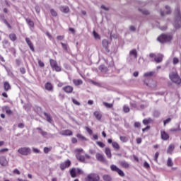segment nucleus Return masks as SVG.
<instances>
[{"mask_svg":"<svg viewBox=\"0 0 181 181\" xmlns=\"http://www.w3.org/2000/svg\"><path fill=\"white\" fill-rule=\"evenodd\" d=\"M93 115L95 117L96 119H101L103 115L100 113V112L96 111L93 113Z\"/></svg>","mask_w":181,"mask_h":181,"instance_id":"393cba45","label":"nucleus"},{"mask_svg":"<svg viewBox=\"0 0 181 181\" xmlns=\"http://www.w3.org/2000/svg\"><path fill=\"white\" fill-rule=\"evenodd\" d=\"M18 152L23 156H28V155L32 153V150L29 147H21L18 148Z\"/></svg>","mask_w":181,"mask_h":181,"instance_id":"39448f33","label":"nucleus"},{"mask_svg":"<svg viewBox=\"0 0 181 181\" xmlns=\"http://www.w3.org/2000/svg\"><path fill=\"white\" fill-rule=\"evenodd\" d=\"M96 159L99 162H102V163H107V159L104 157V155L97 153H96Z\"/></svg>","mask_w":181,"mask_h":181,"instance_id":"f8f14e48","label":"nucleus"},{"mask_svg":"<svg viewBox=\"0 0 181 181\" xmlns=\"http://www.w3.org/2000/svg\"><path fill=\"white\" fill-rule=\"evenodd\" d=\"M156 86V82L154 81H151V83H150V87H151V88H155Z\"/></svg>","mask_w":181,"mask_h":181,"instance_id":"603ef678","label":"nucleus"},{"mask_svg":"<svg viewBox=\"0 0 181 181\" xmlns=\"http://www.w3.org/2000/svg\"><path fill=\"white\" fill-rule=\"evenodd\" d=\"M134 127H135V128H141V123L139 122H136L134 123Z\"/></svg>","mask_w":181,"mask_h":181,"instance_id":"13d9d810","label":"nucleus"},{"mask_svg":"<svg viewBox=\"0 0 181 181\" xmlns=\"http://www.w3.org/2000/svg\"><path fill=\"white\" fill-rule=\"evenodd\" d=\"M119 165H120V166L124 169H128L129 168V163L125 160L119 161Z\"/></svg>","mask_w":181,"mask_h":181,"instance_id":"f3484780","label":"nucleus"},{"mask_svg":"<svg viewBox=\"0 0 181 181\" xmlns=\"http://www.w3.org/2000/svg\"><path fill=\"white\" fill-rule=\"evenodd\" d=\"M86 131L89 134V135H93V130L90 129L89 127H85Z\"/></svg>","mask_w":181,"mask_h":181,"instance_id":"a18cd8bd","label":"nucleus"},{"mask_svg":"<svg viewBox=\"0 0 181 181\" xmlns=\"http://www.w3.org/2000/svg\"><path fill=\"white\" fill-rule=\"evenodd\" d=\"M173 25L175 29H179L181 28V16L179 10H177Z\"/></svg>","mask_w":181,"mask_h":181,"instance_id":"7ed1b4c3","label":"nucleus"},{"mask_svg":"<svg viewBox=\"0 0 181 181\" xmlns=\"http://www.w3.org/2000/svg\"><path fill=\"white\" fill-rule=\"evenodd\" d=\"M86 181H98L100 180V176L95 173H90L85 178Z\"/></svg>","mask_w":181,"mask_h":181,"instance_id":"423d86ee","label":"nucleus"},{"mask_svg":"<svg viewBox=\"0 0 181 181\" xmlns=\"http://www.w3.org/2000/svg\"><path fill=\"white\" fill-rule=\"evenodd\" d=\"M160 136L163 141H168L169 139V134L163 130L160 131Z\"/></svg>","mask_w":181,"mask_h":181,"instance_id":"2eb2a0df","label":"nucleus"},{"mask_svg":"<svg viewBox=\"0 0 181 181\" xmlns=\"http://www.w3.org/2000/svg\"><path fill=\"white\" fill-rule=\"evenodd\" d=\"M156 63H160L163 60V56L162 54H158V57L154 58Z\"/></svg>","mask_w":181,"mask_h":181,"instance_id":"b1692460","label":"nucleus"},{"mask_svg":"<svg viewBox=\"0 0 181 181\" xmlns=\"http://www.w3.org/2000/svg\"><path fill=\"white\" fill-rule=\"evenodd\" d=\"M72 103H74L75 104V105H80V102L77 101L74 98H72Z\"/></svg>","mask_w":181,"mask_h":181,"instance_id":"bf43d9fd","label":"nucleus"},{"mask_svg":"<svg viewBox=\"0 0 181 181\" xmlns=\"http://www.w3.org/2000/svg\"><path fill=\"white\" fill-rule=\"evenodd\" d=\"M174 150H175V145L170 144L168 148L167 153H172V152H173Z\"/></svg>","mask_w":181,"mask_h":181,"instance_id":"cd10ccee","label":"nucleus"},{"mask_svg":"<svg viewBox=\"0 0 181 181\" xmlns=\"http://www.w3.org/2000/svg\"><path fill=\"white\" fill-rule=\"evenodd\" d=\"M158 158H159V152H156L155 156H154L155 162H158Z\"/></svg>","mask_w":181,"mask_h":181,"instance_id":"6e6d98bb","label":"nucleus"},{"mask_svg":"<svg viewBox=\"0 0 181 181\" xmlns=\"http://www.w3.org/2000/svg\"><path fill=\"white\" fill-rule=\"evenodd\" d=\"M25 42L27 45L29 46L30 50H32L33 52H35V48L33 47V44H32V41H30V39L26 37Z\"/></svg>","mask_w":181,"mask_h":181,"instance_id":"6ab92c4d","label":"nucleus"},{"mask_svg":"<svg viewBox=\"0 0 181 181\" xmlns=\"http://www.w3.org/2000/svg\"><path fill=\"white\" fill-rule=\"evenodd\" d=\"M139 11L141 12L143 15H149V11L145 9V8H139Z\"/></svg>","mask_w":181,"mask_h":181,"instance_id":"2f4dec72","label":"nucleus"},{"mask_svg":"<svg viewBox=\"0 0 181 181\" xmlns=\"http://www.w3.org/2000/svg\"><path fill=\"white\" fill-rule=\"evenodd\" d=\"M101 8L103 9L104 11H109L110 10V8H108V7H107L104 5L101 6Z\"/></svg>","mask_w":181,"mask_h":181,"instance_id":"338daca9","label":"nucleus"},{"mask_svg":"<svg viewBox=\"0 0 181 181\" xmlns=\"http://www.w3.org/2000/svg\"><path fill=\"white\" fill-rule=\"evenodd\" d=\"M71 177H76L77 175H83V170L80 168H72L70 170Z\"/></svg>","mask_w":181,"mask_h":181,"instance_id":"6e6552de","label":"nucleus"},{"mask_svg":"<svg viewBox=\"0 0 181 181\" xmlns=\"http://www.w3.org/2000/svg\"><path fill=\"white\" fill-rule=\"evenodd\" d=\"M60 135H63L64 136H71L73 135V132L71 130H62L59 132Z\"/></svg>","mask_w":181,"mask_h":181,"instance_id":"ddd939ff","label":"nucleus"},{"mask_svg":"<svg viewBox=\"0 0 181 181\" xmlns=\"http://www.w3.org/2000/svg\"><path fill=\"white\" fill-rule=\"evenodd\" d=\"M44 115H45V117H46L47 121L48 122H49V123H52V117H50V115H49V114L45 112V113H44Z\"/></svg>","mask_w":181,"mask_h":181,"instance_id":"c756f323","label":"nucleus"},{"mask_svg":"<svg viewBox=\"0 0 181 181\" xmlns=\"http://www.w3.org/2000/svg\"><path fill=\"white\" fill-rule=\"evenodd\" d=\"M105 153L108 159H111V158H112V154L111 153V149H110V148L106 147L105 148Z\"/></svg>","mask_w":181,"mask_h":181,"instance_id":"a211bd4d","label":"nucleus"},{"mask_svg":"<svg viewBox=\"0 0 181 181\" xmlns=\"http://www.w3.org/2000/svg\"><path fill=\"white\" fill-rule=\"evenodd\" d=\"M144 168H146V169H149V168H150L149 163H148V162H146V161L144 162Z\"/></svg>","mask_w":181,"mask_h":181,"instance_id":"e2e57ef3","label":"nucleus"},{"mask_svg":"<svg viewBox=\"0 0 181 181\" xmlns=\"http://www.w3.org/2000/svg\"><path fill=\"white\" fill-rule=\"evenodd\" d=\"M167 165L168 166H173V162L172 161V158H168L167 160Z\"/></svg>","mask_w":181,"mask_h":181,"instance_id":"a19ab883","label":"nucleus"},{"mask_svg":"<svg viewBox=\"0 0 181 181\" xmlns=\"http://www.w3.org/2000/svg\"><path fill=\"white\" fill-rule=\"evenodd\" d=\"M137 57H138V52H136V49H132L129 54V58H128L129 62H132V60H135V59H136Z\"/></svg>","mask_w":181,"mask_h":181,"instance_id":"1a4fd4ad","label":"nucleus"},{"mask_svg":"<svg viewBox=\"0 0 181 181\" xmlns=\"http://www.w3.org/2000/svg\"><path fill=\"white\" fill-rule=\"evenodd\" d=\"M4 91H9V90L11 88V83H9L8 81H5L4 83Z\"/></svg>","mask_w":181,"mask_h":181,"instance_id":"aec40b11","label":"nucleus"},{"mask_svg":"<svg viewBox=\"0 0 181 181\" xmlns=\"http://www.w3.org/2000/svg\"><path fill=\"white\" fill-rule=\"evenodd\" d=\"M51 151V148H47V147H45L44 148V153H49Z\"/></svg>","mask_w":181,"mask_h":181,"instance_id":"4d7b16f0","label":"nucleus"},{"mask_svg":"<svg viewBox=\"0 0 181 181\" xmlns=\"http://www.w3.org/2000/svg\"><path fill=\"white\" fill-rule=\"evenodd\" d=\"M103 180L105 181H112V178H111V176L108 175H103Z\"/></svg>","mask_w":181,"mask_h":181,"instance_id":"f704fd0d","label":"nucleus"},{"mask_svg":"<svg viewBox=\"0 0 181 181\" xmlns=\"http://www.w3.org/2000/svg\"><path fill=\"white\" fill-rule=\"evenodd\" d=\"M61 45L62 46V48L64 49V50H66V52H67V50H69V45H67V44L61 42Z\"/></svg>","mask_w":181,"mask_h":181,"instance_id":"79ce46f5","label":"nucleus"},{"mask_svg":"<svg viewBox=\"0 0 181 181\" xmlns=\"http://www.w3.org/2000/svg\"><path fill=\"white\" fill-rule=\"evenodd\" d=\"M75 154L76 158L78 159V160H80V162H84L86 160V158L90 159V156L86 154L83 148H76L75 150Z\"/></svg>","mask_w":181,"mask_h":181,"instance_id":"f257e3e1","label":"nucleus"},{"mask_svg":"<svg viewBox=\"0 0 181 181\" xmlns=\"http://www.w3.org/2000/svg\"><path fill=\"white\" fill-rule=\"evenodd\" d=\"M2 110L5 111L6 114L8 115H11L12 114V110H11V108L8 106H4Z\"/></svg>","mask_w":181,"mask_h":181,"instance_id":"4be33fe9","label":"nucleus"},{"mask_svg":"<svg viewBox=\"0 0 181 181\" xmlns=\"http://www.w3.org/2000/svg\"><path fill=\"white\" fill-rule=\"evenodd\" d=\"M71 164V163L69 160H67L66 161L61 163L60 164L61 170H64V169H66V168H69Z\"/></svg>","mask_w":181,"mask_h":181,"instance_id":"4468645a","label":"nucleus"},{"mask_svg":"<svg viewBox=\"0 0 181 181\" xmlns=\"http://www.w3.org/2000/svg\"><path fill=\"white\" fill-rule=\"evenodd\" d=\"M35 9L37 13H39L40 12V7H39L38 6H36Z\"/></svg>","mask_w":181,"mask_h":181,"instance_id":"774afa93","label":"nucleus"},{"mask_svg":"<svg viewBox=\"0 0 181 181\" xmlns=\"http://www.w3.org/2000/svg\"><path fill=\"white\" fill-rule=\"evenodd\" d=\"M20 71L21 74H25L26 73V69L24 67L20 68Z\"/></svg>","mask_w":181,"mask_h":181,"instance_id":"052dcab7","label":"nucleus"},{"mask_svg":"<svg viewBox=\"0 0 181 181\" xmlns=\"http://www.w3.org/2000/svg\"><path fill=\"white\" fill-rule=\"evenodd\" d=\"M64 91L67 93H73V87L71 86H67L63 88Z\"/></svg>","mask_w":181,"mask_h":181,"instance_id":"412c9836","label":"nucleus"},{"mask_svg":"<svg viewBox=\"0 0 181 181\" xmlns=\"http://www.w3.org/2000/svg\"><path fill=\"white\" fill-rule=\"evenodd\" d=\"M112 148H114V149H116V151L119 150V144H118V143L114 141L112 143Z\"/></svg>","mask_w":181,"mask_h":181,"instance_id":"7c9ffc66","label":"nucleus"},{"mask_svg":"<svg viewBox=\"0 0 181 181\" xmlns=\"http://www.w3.org/2000/svg\"><path fill=\"white\" fill-rule=\"evenodd\" d=\"M38 64L40 67H45V63L42 62L40 60H38Z\"/></svg>","mask_w":181,"mask_h":181,"instance_id":"0e129e2a","label":"nucleus"},{"mask_svg":"<svg viewBox=\"0 0 181 181\" xmlns=\"http://www.w3.org/2000/svg\"><path fill=\"white\" fill-rule=\"evenodd\" d=\"M76 137L80 139L81 141H86V137H84V136H83L81 134H78L76 135Z\"/></svg>","mask_w":181,"mask_h":181,"instance_id":"58836bf2","label":"nucleus"},{"mask_svg":"<svg viewBox=\"0 0 181 181\" xmlns=\"http://www.w3.org/2000/svg\"><path fill=\"white\" fill-rule=\"evenodd\" d=\"M103 105L106 107V108H112L114 107V105L112 103H108L106 102H103Z\"/></svg>","mask_w":181,"mask_h":181,"instance_id":"72a5a7b5","label":"nucleus"},{"mask_svg":"<svg viewBox=\"0 0 181 181\" xmlns=\"http://www.w3.org/2000/svg\"><path fill=\"white\" fill-rule=\"evenodd\" d=\"M59 10L63 13H69V12H70V8L67 6H60Z\"/></svg>","mask_w":181,"mask_h":181,"instance_id":"dca6fc26","label":"nucleus"},{"mask_svg":"<svg viewBox=\"0 0 181 181\" xmlns=\"http://www.w3.org/2000/svg\"><path fill=\"white\" fill-rule=\"evenodd\" d=\"M99 70H100V71H102L103 73L107 71V67H105V66L102 65L99 66Z\"/></svg>","mask_w":181,"mask_h":181,"instance_id":"37998d69","label":"nucleus"},{"mask_svg":"<svg viewBox=\"0 0 181 181\" xmlns=\"http://www.w3.org/2000/svg\"><path fill=\"white\" fill-rule=\"evenodd\" d=\"M49 63L52 70H55V71H62V68L57 64V62L54 59H50Z\"/></svg>","mask_w":181,"mask_h":181,"instance_id":"0eeeda50","label":"nucleus"},{"mask_svg":"<svg viewBox=\"0 0 181 181\" xmlns=\"http://www.w3.org/2000/svg\"><path fill=\"white\" fill-rule=\"evenodd\" d=\"M155 74V71L146 72L144 74V77H152Z\"/></svg>","mask_w":181,"mask_h":181,"instance_id":"473e14b6","label":"nucleus"},{"mask_svg":"<svg viewBox=\"0 0 181 181\" xmlns=\"http://www.w3.org/2000/svg\"><path fill=\"white\" fill-rule=\"evenodd\" d=\"M0 165L1 166H3L4 168H6L8 165V161L6 159V157L2 156L0 157Z\"/></svg>","mask_w":181,"mask_h":181,"instance_id":"9b49d317","label":"nucleus"},{"mask_svg":"<svg viewBox=\"0 0 181 181\" xmlns=\"http://www.w3.org/2000/svg\"><path fill=\"white\" fill-rule=\"evenodd\" d=\"M120 141H122V142H127L128 141V139H127V137L124 136H121L119 137Z\"/></svg>","mask_w":181,"mask_h":181,"instance_id":"09e8293b","label":"nucleus"},{"mask_svg":"<svg viewBox=\"0 0 181 181\" xmlns=\"http://www.w3.org/2000/svg\"><path fill=\"white\" fill-rule=\"evenodd\" d=\"M37 129L40 131V134L43 136L44 138H53L54 136V134H52L50 133H47V132H45L40 127H37Z\"/></svg>","mask_w":181,"mask_h":181,"instance_id":"9d476101","label":"nucleus"},{"mask_svg":"<svg viewBox=\"0 0 181 181\" xmlns=\"http://www.w3.org/2000/svg\"><path fill=\"white\" fill-rule=\"evenodd\" d=\"M151 119H145L143 120V124H144V125H148V124H149L151 122Z\"/></svg>","mask_w":181,"mask_h":181,"instance_id":"8fccbe9b","label":"nucleus"},{"mask_svg":"<svg viewBox=\"0 0 181 181\" xmlns=\"http://www.w3.org/2000/svg\"><path fill=\"white\" fill-rule=\"evenodd\" d=\"M93 37L95 39V40H100L101 36L99 35V34L97 33V32L93 31Z\"/></svg>","mask_w":181,"mask_h":181,"instance_id":"c85d7f7f","label":"nucleus"},{"mask_svg":"<svg viewBox=\"0 0 181 181\" xmlns=\"http://www.w3.org/2000/svg\"><path fill=\"white\" fill-rule=\"evenodd\" d=\"M110 45V42L108 41V40H103L102 41V45L103 47L106 49V50H108V46Z\"/></svg>","mask_w":181,"mask_h":181,"instance_id":"5701e85b","label":"nucleus"},{"mask_svg":"<svg viewBox=\"0 0 181 181\" xmlns=\"http://www.w3.org/2000/svg\"><path fill=\"white\" fill-rule=\"evenodd\" d=\"M97 145H98V146H100V148H104V146H105V144H104V143L101 141H98Z\"/></svg>","mask_w":181,"mask_h":181,"instance_id":"5fc2aeb1","label":"nucleus"},{"mask_svg":"<svg viewBox=\"0 0 181 181\" xmlns=\"http://www.w3.org/2000/svg\"><path fill=\"white\" fill-rule=\"evenodd\" d=\"M171 11H170V7H169L168 6H165V13L167 15H169Z\"/></svg>","mask_w":181,"mask_h":181,"instance_id":"de8ad7c7","label":"nucleus"},{"mask_svg":"<svg viewBox=\"0 0 181 181\" xmlns=\"http://www.w3.org/2000/svg\"><path fill=\"white\" fill-rule=\"evenodd\" d=\"M170 80L173 83H175V84H180L181 83V78L180 76H179V74H177L176 72H171L169 74Z\"/></svg>","mask_w":181,"mask_h":181,"instance_id":"f03ea898","label":"nucleus"},{"mask_svg":"<svg viewBox=\"0 0 181 181\" xmlns=\"http://www.w3.org/2000/svg\"><path fill=\"white\" fill-rule=\"evenodd\" d=\"M73 83L74 86H81L83 84V80L81 79H74Z\"/></svg>","mask_w":181,"mask_h":181,"instance_id":"a878e982","label":"nucleus"},{"mask_svg":"<svg viewBox=\"0 0 181 181\" xmlns=\"http://www.w3.org/2000/svg\"><path fill=\"white\" fill-rule=\"evenodd\" d=\"M110 169L112 170V172H117V170L119 169L117 165H110Z\"/></svg>","mask_w":181,"mask_h":181,"instance_id":"c9c22d12","label":"nucleus"},{"mask_svg":"<svg viewBox=\"0 0 181 181\" xmlns=\"http://www.w3.org/2000/svg\"><path fill=\"white\" fill-rule=\"evenodd\" d=\"M157 40L160 42V43H165V42H170V40H172V35L162 34L157 38Z\"/></svg>","mask_w":181,"mask_h":181,"instance_id":"20e7f679","label":"nucleus"},{"mask_svg":"<svg viewBox=\"0 0 181 181\" xmlns=\"http://www.w3.org/2000/svg\"><path fill=\"white\" fill-rule=\"evenodd\" d=\"M9 39H11V40H12V42H15V40H16V35L12 33L9 35Z\"/></svg>","mask_w":181,"mask_h":181,"instance_id":"4c0bfd02","label":"nucleus"},{"mask_svg":"<svg viewBox=\"0 0 181 181\" xmlns=\"http://www.w3.org/2000/svg\"><path fill=\"white\" fill-rule=\"evenodd\" d=\"M8 151H9L8 148H1L0 149V153L2 154V153H6V152H8Z\"/></svg>","mask_w":181,"mask_h":181,"instance_id":"864d4df0","label":"nucleus"},{"mask_svg":"<svg viewBox=\"0 0 181 181\" xmlns=\"http://www.w3.org/2000/svg\"><path fill=\"white\" fill-rule=\"evenodd\" d=\"M26 22H27L28 25H29L30 26V28H33V26H35V23L30 19L28 18L26 20Z\"/></svg>","mask_w":181,"mask_h":181,"instance_id":"e433bc0d","label":"nucleus"},{"mask_svg":"<svg viewBox=\"0 0 181 181\" xmlns=\"http://www.w3.org/2000/svg\"><path fill=\"white\" fill-rule=\"evenodd\" d=\"M123 111L124 112H129V107L127 106V105H124L123 107Z\"/></svg>","mask_w":181,"mask_h":181,"instance_id":"3c124183","label":"nucleus"},{"mask_svg":"<svg viewBox=\"0 0 181 181\" xmlns=\"http://www.w3.org/2000/svg\"><path fill=\"white\" fill-rule=\"evenodd\" d=\"M172 121V119L170 118H168L167 119L164 120L163 122H164V125H166V124H169V122Z\"/></svg>","mask_w":181,"mask_h":181,"instance_id":"680f3d73","label":"nucleus"},{"mask_svg":"<svg viewBox=\"0 0 181 181\" xmlns=\"http://www.w3.org/2000/svg\"><path fill=\"white\" fill-rule=\"evenodd\" d=\"M117 173H118L119 175L121 176V177H124V176H125V173H124V171H122V170L121 169H118Z\"/></svg>","mask_w":181,"mask_h":181,"instance_id":"ea45409f","label":"nucleus"},{"mask_svg":"<svg viewBox=\"0 0 181 181\" xmlns=\"http://www.w3.org/2000/svg\"><path fill=\"white\" fill-rule=\"evenodd\" d=\"M6 71H7L8 76H13V74L12 73V71H11V69L5 66Z\"/></svg>","mask_w":181,"mask_h":181,"instance_id":"c03bdc74","label":"nucleus"},{"mask_svg":"<svg viewBox=\"0 0 181 181\" xmlns=\"http://www.w3.org/2000/svg\"><path fill=\"white\" fill-rule=\"evenodd\" d=\"M45 87L48 91H52V90H53V85L49 82L45 83Z\"/></svg>","mask_w":181,"mask_h":181,"instance_id":"bb28decb","label":"nucleus"},{"mask_svg":"<svg viewBox=\"0 0 181 181\" xmlns=\"http://www.w3.org/2000/svg\"><path fill=\"white\" fill-rule=\"evenodd\" d=\"M50 13L52 16H57V12H56L53 8L50 10Z\"/></svg>","mask_w":181,"mask_h":181,"instance_id":"49530a36","label":"nucleus"},{"mask_svg":"<svg viewBox=\"0 0 181 181\" xmlns=\"http://www.w3.org/2000/svg\"><path fill=\"white\" fill-rule=\"evenodd\" d=\"M177 63H179V59L175 57L173 59V64H177Z\"/></svg>","mask_w":181,"mask_h":181,"instance_id":"69168bd1","label":"nucleus"}]
</instances>
